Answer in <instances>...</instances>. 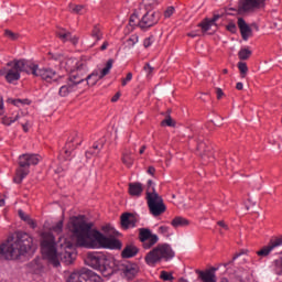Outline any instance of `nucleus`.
Returning a JSON list of instances; mask_svg holds the SVG:
<instances>
[{"label": "nucleus", "instance_id": "nucleus-1", "mask_svg": "<svg viewBox=\"0 0 282 282\" xmlns=\"http://www.w3.org/2000/svg\"><path fill=\"white\" fill-rule=\"evenodd\" d=\"M94 224L74 217L70 221V231L76 237L78 248H106L108 250H122V241L115 237H107L102 232L91 229Z\"/></svg>", "mask_w": 282, "mask_h": 282}, {"label": "nucleus", "instance_id": "nucleus-2", "mask_svg": "<svg viewBox=\"0 0 282 282\" xmlns=\"http://www.w3.org/2000/svg\"><path fill=\"white\" fill-rule=\"evenodd\" d=\"M34 246V238L28 232L19 231L13 242H3L0 245V259L7 261H17L25 257Z\"/></svg>", "mask_w": 282, "mask_h": 282}, {"label": "nucleus", "instance_id": "nucleus-3", "mask_svg": "<svg viewBox=\"0 0 282 282\" xmlns=\"http://www.w3.org/2000/svg\"><path fill=\"white\" fill-rule=\"evenodd\" d=\"M41 250L43 258L46 259V261H48V263L54 268H58V265H61V260L65 263H72V257L74 253L69 251L58 253V251H56V240H54V236L52 235H47L41 241Z\"/></svg>", "mask_w": 282, "mask_h": 282}, {"label": "nucleus", "instance_id": "nucleus-4", "mask_svg": "<svg viewBox=\"0 0 282 282\" xmlns=\"http://www.w3.org/2000/svg\"><path fill=\"white\" fill-rule=\"evenodd\" d=\"M85 263L94 270H99L102 276H111L116 272V261L102 253L88 252Z\"/></svg>", "mask_w": 282, "mask_h": 282}, {"label": "nucleus", "instance_id": "nucleus-5", "mask_svg": "<svg viewBox=\"0 0 282 282\" xmlns=\"http://www.w3.org/2000/svg\"><path fill=\"white\" fill-rule=\"evenodd\" d=\"M64 64L66 72L70 73L68 80H72L74 85L78 87L80 83H85V80H87L89 65L85 57H82L79 61L76 58H68Z\"/></svg>", "mask_w": 282, "mask_h": 282}, {"label": "nucleus", "instance_id": "nucleus-6", "mask_svg": "<svg viewBox=\"0 0 282 282\" xmlns=\"http://www.w3.org/2000/svg\"><path fill=\"white\" fill-rule=\"evenodd\" d=\"M21 72L30 74V62L25 59H13L0 69V76H4L7 83H14L21 79Z\"/></svg>", "mask_w": 282, "mask_h": 282}, {"label": "nucleus", "instance_id": "nucleus-7", "mask_svg": "<svg viewBox=\"0 0 282 282\" xmlns=\"http://www.w3.org/2000/svg\"><path fill=\"white\" fill-rule=\"evenodd\" d=\"M145 199L148 202V208L153 217H160V215H164L166 213V205L164 204V199L158 192H155V186H153V181H148L147 196Z\"/></svg>", "mask_w": 282, "mask_h": 282}, {"label": "nucleus", "instance_id": "nucleus-8", "mask_svg": "<svg viewBox=\"0 0 282 282\" xmlns=\"http://www.w3.org/2000/svg\"><path fill=\"white\" fill-rule=\"evenodd\" d=\"M41 162L39 154H21L19 156V166L20 169L17 170L15 176L13 177V182L15 184H21L28 175H30L29 166H36Z\"/></svg>", "mask_w": 282, "mask_h": 282}, {"label": "nucleus", "instance_id": "nucleus-9", "mask_svg": "<svg viewBox=\"0 0 282 282\" xmlns=\"http://www.w3.org/2000/svg\"><path fill=\"white\" fill-rule=\"evenodd\" d=\"M174 257L175 251H173L171 245H159L148 252L144 259L148 265H155V263H160L162 259H164V261H171Z\"/></svg>", "mask_w": 282, "mask_h": 282}, {"label": "nucleus", "instance_id": "nucleus-10", "mask_svg": "<svg viewBox=\"0 0 282 282\" xmlns=\"http://www.w3.org/2000/svg\"><path fill=\"white\" fill-rule=\"evenodd\" d=\"M144 12L145 10L141 11V14L143 15H138L134 19L133 25H131V20L129 21L128 30H133V28L135 26L140 28L141 30H147L148 28H153V25H155L158 21H160V17L158 15V13H155V11H147L145 13Z\"/></svg>", "mask_w": 282, "mask_h": 282}, {"label": "nucleus", "instance_id": "nucleus-11", "mask_svg": "<svg viewBox=\"0 0 282 282\" xmlns=\"http://www.w3.org/2000/svg\"><path fill=\"white\" fill-rule=\"evenodd\" d=\"M29 74L35 76V78H41L46 83H52V80H56V70L50 67H39V64H34L29 62Z\"/></svg>", "mask_w": 282, "mask_h": 282}, {"label": "nucleus", "instance_id": "nucleus-12", "mask_svg": "<svg viewBox=\"0 0 282 282\" xmlns=\"http://www.w3.org/2000/svg\"><path fill=\"white\" fill-rule=\"evenodd\" d=\"M67 282H102V278L96 272L85 269L80 272H73Z\"/></svg>", "mask_w": 282, "mask_h": 282}, {"label": "nucleus", "instance_id": "nucleus-13", "mask_svg": "<svg viewBox=\"0 0 282 282\" xmlns=\"http://www.w3.org/2000/svg\"><path fill=\"white\" fill-rule=\"evenodd\" d=\"M138 239L142 242L143 250H151V248L160 241L158 235L151 232L149 228H140Z\"/></svg>", "mask_w": 282, "mask_h": 282}, {"label": "nucleus", "instance_id": "nucleus-14", "mask_svg": "<svg viewBox=\"0 0 282 282\" xmlns=\"http://www.w3.org/2000/svg\"><path fill=\"white\" fill-rule=\"evenodd\" d=\"M196 153L200 156L203 164L213 162V148H210V145H208L202 138L197 139Z\"/></svg>", "mask_w": 282, "mask_h": 282}, {"label": "nucleus", "instance_id": "nucleus-15", "mask_svg": "<svg viewBox=\"0 0 282 282\" xmlns=\"http://www.w3.org/2000/svg\"><path fill=\"white\" fill-rule=\"evenodd\" d=\"M120 271L126 281H133L140 274V265L135 262L126 261L120 264Z\"/></svg>", "mask_w": 282, "mask_h": 282}, {"label": "nucleus", "instance_id": "nucleus-16", "mask_svg": "<svg viewBox=\"0 0 282 282\" xmlns=\"http://www.w3.org/2000/svg\"><path fill=\"white\" fill-rule=\"evenodd\" d=\"M111 67H113V58H110L106 63V67L102 68L101 73L98 74V72H93L91 74L86 76V83L89 87H94L98 83V80H102V78L107 75H109V72H111Z\"/></svg>", "mask_w": 282, "mask_h": 282}, {"label": "nucleus", "instance_id": "nucleus-17", "mask_svg": "<svg viewBox=\"0 0 282 282\" xmlns=\"http://www.w3.org/2000/svg\"><path fill=\"white\" fill-rule=\"evenodd\" d=\"M280 246H282V236L271 238L268 245L258 250L256 254L258 257H270V252Z\"/></svg>", "mask_w": 282, "mask_h": 282}, {"label": "nucleus", "instance_id": "nucleus-18", "mask_svg": "<svg viewBox=\"0 0 282 282\" xmlns=\"http://www.w3.org/2000/svg\"><path fill=\"white\" fill-rule=\"evenodd\" d=\"M158 6V0H143V6H140L139 9L130 17V25H135V19L142 17L143 10H151Z\"/></svg>", "mask_w": 282, "mask_h": 282}, {"label": "nucleus", "instance_id": "nucleus-19", "mask_svg": "<svg viewBox=\"0 0 282 282\" xmlns=\"http://www.w3.org/2000/svg\"><path fill=\"white\" fill-rule=\"evenodd\" d=\"M195 272L198 275V281L217 282V275L215 274V272H217L216 268L206 269L204 271L196 269Z\"/></svg>", "mask_w": 282, "mask_h": 282}, {"label": "nucleus", "instance_id": "nucleus-20", "mask_svg": "<svg viewBox=\"0 0 282 282\" xmlns=\"http://www.w3.org/2000/svg\"><path fill=\"white\" fill-rule=\"evenodd\" d=\"M238 28L240 30L241 36H252L254 32H259V26H257L256 24H252L251 26L248 25L243 18L238 19Z\"/></svg>", "mask_w": 282, "mask_h": 282}, {"label": "nucleus", "instance_id": "nucleus-21", "mask_svg": "<svg viewBox=\"0 0 282 282\" xmlns=\"http://www.w3.org/2000/svg\"><path fill=\"white\" fill-rule=\"evenodd\" d=\"M137 224L138 218H135V215L131 213H124L121 215V228H123V230H129V228H135Z\"/></svg>", "mask_w": 282, "mask_h": 282}, {"label": "nucleus", "instance_id": "nucleus-22", "mask_svg": "<svg viewBox=\"0 0 282 282\" xmlns=\"http://www.w3.org/2000/svg\"><path fill=\"white\" fill-rule=\"evenodd\" d=\"M265 0H243L242 1V10L243 12H250V10H254L257 8H261Z\"/></svg>", "mask_w": 282, "mask_h": 282}, {"label": "nucleus", "instance_id": "nucleus-23", "mask_svg": "<svg viewBox=\"0 0 282 282\" xmlns=\"http://www.w3.org/2000/svg\"><path fill=\"white\" fill-rule=\"evenodd\" d=\"M140 252V249L134 245H127L122 252L121 257L122 259H132V257H135Z\"/></svg>", "mask_w": 282, "mask_h": 282}, {"label": "nucleus", "instance_id": "nucleus-24", "mask_svg": "<svg viewBox=\"0 0 282 282\" xmlns=\"http://www.w3.org/2000/svg\"><path fill=\"white\" fill-rule=\"evenodd\" d=\"M143 192L144 187L142 186V183H129V195H131V197H140Z\"/></svg>", "mask_w": 282, "mask_h": 282}, {"label": "nucleus", "instance_id": "nucleus-25", "mask_svg": "<svg viewBox=\"0 0 282 282\" xmlns=\"http://www.w3.org/2000/svg\"><path fill=\"white\" fill-rule=\"evenodd\" d=\"M77 87L78 86L74 84L72 79H68L67 84L59 88V96L65 98V96H69L72 91H76Z\"/></svg>", "mask_w": 282, "mask_h": 282}, {"label": "nucleus", "instance_id": "nucleus-26", "mask_svg": "<svg viewBox=\"0 0 282 282\" xmlns=\"http://www.w3.org/2000/svg\"><path fill=\"white\" fill-rule=\"evenodd\" d=\"M217 21H219V15H214L213 19L207 18L199 24V28H202L204 32H208L210 28H217V24L215 23Z\"/></svg>", "mask_w": 282, "mask_h": 282}, {"label": "nucleus", "instance_id": "nucleus-27", "mask_svg": "<svg viewBox=\"0 0 282 282\" xmlns=\"http://www.w3.org/2000/svg\"><path fill=\"white\" fill-rule=\"evenodd\" d=\"M28 268L34 274H39L43 270V260L41 258H35L28 264Z\"/></svg>", "mask_w": 282, "mask_h": 282}, {"label": "nucleus", "instance_id": "nucleus-28", "mask_svg": "<svg viewBox=\"0 0 282 282\" xmlns=\"http://www.w3.org/2000/svg\"><path fill=\"white\" fill-rule=\"evenodd\" d=\"M171 226H173V228H184L186 226H191V220L182 216H176L174 219H172Z\"/></svg>", "mask_w": 282, "mask_h": 282}, {"label": "nucleus", "instance_id": "nucleus-29", "mask_svg": "<svg viewBox=\"0 0 282 282\" xmlns=\"http://www.w3.org/2000/svg\"><path fill=\"white\" fill-rule=\"evenodd\" d=\"M133 153L130 151V150H126L123 153H122V158H121V162L122 164H124V166H127L128 169H131L133 166V162H134V159H133Z\"/></svg>", "mask_w": 282, "mask_h": 282}, {"label": "nucleus", "instance_id": "nucleus-30", "mask_svg": "<svg viewBox=\"0 0 282 282\" xmlns=\"http://www.w3.org/2000/svg\"><path fill=\"white\" fill-rule=\"evenodd\" d=\"M82 143H83V138L78 135V133H75L68 138L66 145L69 147L72 144V149H76V147H79V144Z\"/></svg>", "mask_w": 282, "mask_h": 282}, {"label": "nucleus", "instance_id": "nucleus-31", "mask_svg": "<svg viewBox=\"0 0 282 282\" xmlns=\"http://www.w3.org/2000/svg\"><path fill=\"white\" fill-rule=\"evenodd\" d=\"M82 143H83V138L78 135V133H75L68 138L66 145L69 147L72 144V149H76V147H79V144Z\"/></svg>", "mask_w": 282, "mask_h": 282}, {"label": "nucleus", "instance_id": "nucleus-32", "mask_svg": "<svg viewBox=\"0 0 282 282\" xmlns=\"http://www.w3.org/2000/svg\"><path fill=\"white\" fill-rule=\"evenodd\" d=\"M250 56H252V51L248 47L240 48V51L238 52V58L240 62L248 61Z\"/></svg>", "mask_w": 282, "mask_h": 282}, {"label": "nucleus", "instance_id": "nucleus-33", "mask_svg": "<svg viewBox=\"0 0 282 282\" xmlns=\"http://www.w3.org/2000/svg\"><path fill=\"white\" fill-rule=\"evenodd\" d=\"M69 12H72V14H85V6L83 4H74L70 3L68 6Z\"/></svg>", "mask_w": 282, "mask_h": 282}, {"label": "nucleus", "instance_id": "nucleus-34", "mask_svg": "<svg viewBox=\"0 0 282 282\" xmlns=\"http://www.w3.org/2000/svg\"><path fill=\"white\" fill-rule=\"evenodd\" d=\"M273 268L275 274L282 276V251L280 253V257L273 261Z\"/></svg>", "mask_w": 282, "mask_h": 282}, {"label": "nucleus", "instance_id": "nucleus-35", "mask_svg": "<svg viewBox=\"0 0 282 282\" xmlns=\"http://www.w3.org/2000/svg\"><path fill=\"white\" fill-rule=\"evenodd\" d=\"M21 118V115L17 113L14 118L4 116L1 118V124H4V127H10V124H13V122H17Z\"/></svg>", "mask_w": 282, "mask_h": 282}, {"label": "nucleus", "instance_id": "nucleus-36", "mask_svg": "<svg viewBox=\"0 0 282 282\" xmlns=\"http://www.w3.org/2000/svg\"><path fill=\"white\" fill-rule=\"evenodd\" d=\"M237 66L240 72L241 78H246V76H248V64H246V62H238Z\"/></svg>", "mask_w": 282, "mask_h": 282}, {"label": "nucleus", "instance_id": "nucleus-37", "mask_svg": "<svg viewBox=\"0 0 282 282\" xmlns=\"http://www.w3.org/2000/svg\"><path fill=\"white\" fill-rule=\"evenodd\" d=\"M175 120L171 118V115H167L166 118L161 121V127H175Z\"/></svg>", "mask_w": 282, "mask_h": 282}, {"label": "nucleus", "instance_id": "nucleus-38", "mask_svg": "<svg viewBox=\"0 0 282 282\" xmlns=\"http://www.w3.org/2000/svg\"><path fill=\"white\" fill-rule=\"evenodd\" d=\"M160 279H162L163 281H175L173 273H170L167 271H162L160 274Z\"/></svg>", "mask_w": 282, "mask_h": 282}, {"label": "nucleus", "instance_id": "nucleus-39", "mask_svg": "<svg viewBox=\"0 0 282 282\" xmlns=\"http://www.w3.org/2000/svg\"><path fill=\"white\" fill-rule=\"evenodd\" d=\"M7 102H11V105H14L17 107V105H19V104L30 105V99H11V98H9L7 100Z\"/></svg>", "mask_w": 282, "mask_h": 282}, {"label": "nucleus", "instance_id": "nucleus-40", "mask_svg": "<svg viewBox=\"0 0 282 282\" xmlns=\"http://www.w3.org/2000/svg\"><path fill=\"white\" fill-rule=\"evenodd\" d=\"M48 59L50 61H63V54H61V53H52V52H50L48 53Z\"/></svg>", "mask_w": 282, "mask_h": 282}, {"label": "nucleus", "instance_id": "nucleus-41", "mask_svg": "<svg viewBox=\"0 0 282 282\" xmlns=\"http://www.w3.org/2000/svg\"><path fill=\"white\" fill-rule=\"evenodd\" d=\"M62 43H72L73 45H76L78 43V37H68V36H62Z\"/></svg>", "mask_w": 282, "mask_h": 282}, {"label": "nucleus", "instance_id": "nucleus-42", "mask_svg": "<svg viewBox=\"0 0 282 282\" xmlns=\"http://www.w3.org/2000/svg\"><path fill=\"white\" fill-rule=\"evenodd\" d=\"M53 232H63V220L56 223L55 226L52 227Z\"/></svg>", "mask_w": 282, "mask_h": 282}, {"label": "nucleus", "instance_id": "nucleus-43", "mask_svg": "<svg viewBox=\"0 0 282 282\" xmlns=\"http://www.w3.org/2000/svg\"><path fill=\"white\" fill-rule=\"evenodd\" d=\"M174 13H175V8L169 7V8H166V10L164 11V18H165V19H171V17H173Z\"/></svg>", "mask_w": 282, "mask_h": 282}, {"label": "nucleus", "instance_id": "nucleus-44", "mask_svg": "<svg viewBox=\"0 0 282 282\" xmlns=\"http://www.w3.org/2000/svg\"><path fill=\"white\" fill-rule=\"evenodd\" d=\"M241 254H246V250H240V252L235 253L234 257H232V259H231V261L227 262V263L225 264V267H226V265H230V263H235V261H237V259H239V257H241Z\"/></svg>", "mask_w": 282, "mask_h": 282}, {"label": "nucleus", "instance_id": "nucleus-45", "mask_svg": "<svg viewBox=\"0 0 282 282\" xmlns=\"http://www.w3.org/2000/svg\"><path fill=\"white\" fill-rule=\"evenodd\" d=\"M102 34H105V33L102 32L100 26H98V25L94 26L93 36H102Z\"/></svg>", "mask_w": 282, "mask_h": 282}, {"label": "nucleus", "instance_id": "nucleus-46", "mask_svg": "<svg viewBox=\"0 0 282 282\" xmlns=\"http://www.w3.org/2000/svg\"><path fill=\"white\" fill-rule=\"evenodd\" d=\"M137 43H138V36L129 37L127 40L128 47H133V45L137 44Z\"/></svg>", "mask_w": 282, "mask_h": 282}, {"label": "nucleus", "instance_id": "nucleus-47", "mask_svg": "<svg viewBox=\"0 0 282 282\" xmlns=\"http://www.w3.org/2000/svg\"><path fill=\"white\" fill-rule=\"evenodd\" d=\"M144 72L148 73V76H151L153 74V66H151V64L145 63L144 67H143Z\"/></svg>", "mask_w": 282, "mask_h": 282}, {"label": "nucleus", "instance_id": "nucleus-48", "mask_svg": "<svg viewBox=\"0 0 282 282\" xmlns=\"http://www.w3.org/2000/svg\"><path fill=\"white\" fill-rule=\"evenodd\" d=\"M132 78H133V74L128 73L126 78H123L122 82H121L122 87H124L127 85V83H129V80H131Z\"/></svg>", "mask_w": 282, "mask_h": 282}, {"label": "nucleus", "instance_id": "nucleus-49", "mask_svg": "<svg viewBox=\"0 0 282 282\" xmlns=\"http://www.w3.org/2000/svg\"><path fill=\"white\" fill-rule=\"evenodd\" d=\"M93 155H98V151L93 150V148H90L88 151H86V158H91Z\"/></svg>", "mask_w": 282, "mask_h": 282}, {"label": "nucleus", "instance_id": "nucleus-50", "mask_svg": "<svg viewBox=\"0 0 282 282\" xmlns=\"http://www.w3.org/2000/svg\"><path fill=\"white\" fill-rule=\"evenodd\" d=\"M216 95H217V100H221L224 98L225 94L221 88H216Z\"/></svg>", "mask_w": 282, "mask_h": 282}, {"label": "nucleus", "instance_id": "nucleus-51", "mask_svg": "<svg viewBox=\"0 0 282 282\" xmlns=\"http://www.w3.org/2000/svg\"><path fill=\"white\" fill-rule=\"evenodd\" d=\"M227 30L228 32H231V34H235V32H237V25H235L234 23L228 24Z\"/></svg>", "mask_w": 282, "mask_h": 282}, {"label": "nucleus", "instance_id": "nucleus-52", "mask_svg": "<svg viewBox=\"0 0 282 282\" xmlns=\"http://www.w3.org/2000/svg\"><path fill=\"white\" fill-rule=\"evenodd\" d=\"M18 214H19V217L22 219V221H26L28 218H30V216L25 215V213H23V210L21 209L18 212Z\"/></svg>", "mask_w": 282, "mask_h": 282}, {"label": "nucleus", "instance_id": "nucleus-53", "mask_svg": "<svg viewBox=\"0 0 282 282\" xmlns=\"http://www.w3.org/2000/svg\"><path fill=\"white\" fill-rule=\"evenodd\" d=\"M153 41L151 40V37H147L144 41H143V46L144 47H151Z\"/></svg>", "mask_w": 282, "mask_h": 282}, {"label": "nucleus", "instance_id": "nucleus-54", "mask_svg": "<svg viewBox=\"0 0 282 282\" xmlns=\"http://www.w3.org/2000/svg\"><path fill=\"white\" fill-rule=\"evenodd\" d=\"M69 34H72V33L67 32L65 29H61L58 31L57 36H69Z\"/></svg>", "mask_w": 282, "mask_h": 282}, {"label": "nucleus", "instance_id": "nucleus-55", "mask_svg": "<svg viewBox=\"0 0 282 282\" xmlns=\"http://www.w3.org/2000/svg\"><path fill=\"white\" fill-rule=\"evenodd\" d=\"M26 224H29L33 229L36 228V221H34V219L32 218H26Z\"/></svg>", "mask_w": 282, "mask_h": 282}, {"label": "nucleus", "instance_id": "nucleus-56", "mask_svg": "<svg viewBox=\"0 0 282 282\" xmlns=\"http://www.w3.org/2000/svg\"><path fill=\"white\" fill-rule=\"evenodd\" d=\"M21 124H22L23 131H24L25 133H28V131H30V129L28 128L29 124H30V121L26 120V121L22 122Z\"/></svg>", "mask_w": 282, "mask_h": 282}, {"label": "nucleus", "instance_id": "nucleus-57", "mask_svg": "<svg viewBox=\"0 0 282 282\" xmlns=\"http://www.w3.org/2000/svg\"><path fill=\"white\" fill-rule=\"evenodd\" d=\"M4 35L6 36H19V33H14L11 30H4Z\"/></svg>", "mask_w": 282, "mask_h": 282}, {"label": "nucleus", "instance_id": "nucleus-58", "mask_svg": "<svg viewBox=\"0 0 282 282\" xmlns=\"http://www.w3.org/2000/svg\"><path fill=\"white\" fill-rule=\"evenodd\" d=\"M63 151H64L66 158H69V155H72V150H69V147H67V144H65Z\"/></svg>", "mask_w": 282, "mask_h": 282}, {"label": "nucleus", "instance_id": "nucleus-59", "mask_svg": "<svg viewBox=\"0 0 282 282\" xmlns=\"http://www.w3.org/2000/svg\"><path fill=\"white\" fill-rule=\"evenodd\" d=\"M217 226H220V228H224L225 230H229V227L226 225L224 220L217 221Z\"/></svg>", "mask_w": 282, "mask_h": 282}, {"label": "nucleus", "instance_id": "nucleus-60", "mask_svg": "<svg viewBox=\"0 0 282 282\" xmlns=\"http://www.w3.org/2000/svg\"><path fill=\"white\" fill-rule=\"evenodd\" d=\"M6 113L4 107H3V97H0V116H3Z\"/></svg>", "mask_w": 282, "mask_h": 282}, {"label": "nucleus", "instance_id": "nucleus-61", "mask_svg": "<svg viewBox=\"0 0 282 282\" xmlns=\"http://www.w3.org/2000/svg\"><path fill=\"white\" fill-rule=\"evenodd\" d=\"M100 149H102V145H99L98 143H94L91 148L93 151H98V153H100Z\"/></svg>", "mask_w": 282, "mask_h": 282}, {"label": "nucleus", "instance_id": "nucleus-62", "mask_svg": "<svg viewBox=\"0 0 282 282\" xmlns=\"http://www.w3.org/2000/svg\"><path fill=\"white\" fill-rule=\"evenodd\" d=\"M120 93H117L112 98H111V102H118V100H120Z\"/></svg>", "mask_w": 282, "mask_h": 282}, {"label": "nucleus", "instance_id": "nucleus-63", "mask_svg": "<svg viewBox=\"0 0 282 282\" xmlns=\"http://www.w3.org/2000/svg\"><path fill=\"white\" fill-rule=\"evenodd\" d=\"M236 89H238V91H242V90H243V83L238 82V83L236 84Z\"/></svg>", "mask_w": 282, "mask_h": 282}, {"label": "nucleus", "instance_id": "nucleus-64", "mask_svg": "<svg viewBox=\"0 0 282 282\" xmlns=\"http://www.w3.org/2000/svg\"><path fill=\"white\" fill-rule=\"evenodd\" d=\"M149 175H155V169L153 166L148 167Z\"/></svg>", "mask_w": 282, "mask_h": 282}]
</instances>
